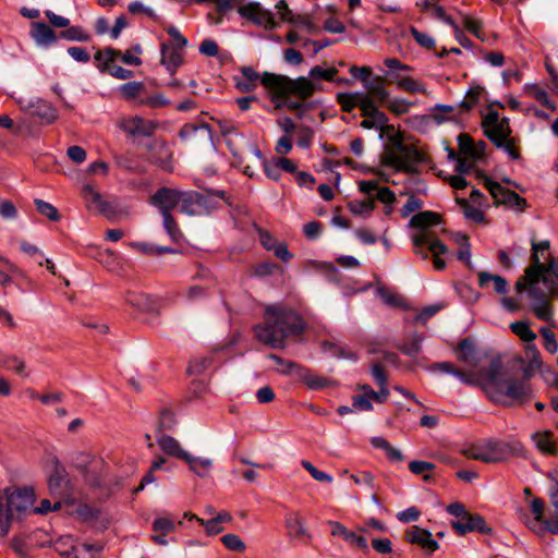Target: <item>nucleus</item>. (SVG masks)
I'll return each instance as SVG.
<instances>
[{
	"label": "nucleus",
	"instance_id": "f257e3e1",
	"mask_svg": "<svg viewBox=\"0 0 558 558\" xmlns=\"http://www.w3.org/2000/svg\"><path fill=\"white\" fill-rule=\"evenodd\" d=\"M430 369L451 374L465 385L480 387L495 403H504L507 397L521 399L529 391L525 383L502 376L499 357L493 359L487 367L468 372L456 368L449 362L435 363Z\"/></svg>",
	"mask_w": 558,
	"mask_h": 558
},
{
	"label": "nucleus",
	"instance_id": "f03ea898",
	"mask_svg": "<svg viewBox=\"0 0 558 558\" xmlns=\"http://www.w3.org/2000/svg\"><path fill=\"white\" fill-rule=\"evenodd\" d=\"M306 325L299 313L282 306L268 305L265 308L264 323L255 326V336L272 349H282L289 337L300 336Z\"/></svg>",
	"mask_w": 558,
	"mask_h": 558
},
{
	"label": "nucleus",
	"instance_id": "7ed1b4c3",
	"mask_svg": "<svg viewBox=\"0 0 558 558\" xmlns=\"http://www.w3.org/2000/svg\"><path fill=\"white\" fill-rule=\"evenodd\" d=\"M35 502L32 488H5L0 496V537H5L14 520L29 513Z\"/></svg>",
	"mask_w": 558,
	"mask_h": 558
},
{
	"label": "nucleus",
	"instance_id": "20e7f679",
	"mask_svg": "<svg viewBox=\"0 0 558 558\" xmlns=\"http://www.w3.org/2000/svg\"><path fill=\"white\" fill-rule=\"evenodd\" d=\"M385 129L391 131L389 142L392 147L381 156V166L396 172L414 173L416 165L424 159L423 154L413 146L404 145L402 133L393 126L387 125Z\"/></svg>",
	"mask_w": 558,
	"mask_h": 558
},
{
	"label": "nucleus",
	"instance_id": "39448f33",
	"mask_svg": "<svg viewBox=\"0 0 558 558\" xmlns=\"http://www.w3.org/2000/svg\"><path fill=\"white\" fill-rule=\"evenodd\" d=\"M522 446L519 442H506L495 438L481 440L461 450V453L472 460L483 463H499L510 457L519 456Z\"/></svg>",
	"mask_w": 558,
	"mask_h": 558
},
{
	"label": "nucleus",
	"instance_id": "423d86ee",
	"mask_svg": "<svg viewBox=\"0 0 558 558\" xmlns=\"http://www.w3.org/2000/svg\"><path fill=\"white\" fill-rule=\"evenodd\" d=\"M262 84L271 89L277 96H296L301 99L311 97L322 86L313 82L308 76L290 78L282 75L265 72L262 75Z\"/></svg>",
	"mask_w": 558,
	"mask_h": 558
},
{
	"label": "nucleus",
	"instance_id": "0eeeda50",
	"mask_svg": "<svg viewBox=\"0 0 558 558\" xmlns=\"http://www.w3.org/2000/svg\"><path fill=\"white\" fill-rule=\"evenodd\" d=\"M441 217L435 211H417L409 221V226L420 230L413 234L412 241L414 245V253L420 255L423 259L428 258V252L423 248L424 244H428L435 241L432 235L433 233L428 230L429 228L440 225Z\"/></svg>",
	"mask_w": 558,
	"mask_h": 558
},
{
	"label": "nucleus",
	"instance_id": "6e6552de",
	"mask_svg": "<svg viewBox=\"0 0 558 558\" xmlns=\"http://www.w3.org/2000/svg\"><path fill=\"white\" fill-rule=\"evenodd\" d=\"M198 198V193L162 186L150 196L149 204L157 209H189Z\"/></svg>",
	"mask_w": 558,
	"mask_h": 558
},
{
	"label": "nucleus",
	"instance_id": "1a4fd4ad",
	"mask_svg": "<svg viewBox=\"0 0 558 558\" xmlns=\"http://www.w3.org/2000/svg\"><path fill=\"white\" fill-rule=\"evenodd\" d=\"M482 126L486 137L494 144L509 138L511 134L509 119H500L499 113L495 110H489L483 117Z\"/></svg>",
	"mask_w": 558,
	"mask_h": 558
},
{
	"label": "nucleus",
	"instance_id": "9d476101",
	"mask_svg": "<svg viewBox=\"0 0 558 558\" xmlns=\"http://www.w3.org/2000/svg\"><path fill=\"white\" fill-rule=\"evenodd\" d=\"M356 72H362V83L367 90L366 95H369L380 105H384L390 97L389 92L385 87L384 78L381 76H375L372 80H369L372 71L371 68L368 66L352 65L350 68V73L352 75H355Z\"/></svg>",
	"mask_w": 558,
	"mask_h": 558
},
{
	"label": "nucleus",
	"instance_id": "9b49d317",
	"mask_svg": "<svg viewBox=\"0 0 558 558\" xmlns=\"http://www.w3.org/2000/svg\"><path fill=\"white\" fill-rule=\"evenodd\" d=\"M241 16L252 21L258 26H263L267 31L278 27L271 11L264 9L258 2H250L239 8Z\"/></svg>",
	"mask_w": 558,
	"mask_h": 558
},
{
	"label": "nucleus",
	"instance_id": "f8f14e48",
	"mask_svg": "<svg viewBox=\"0 0 558 558\" xmlns=\"http://www.w3.org/2000/svg\"><path fill=\"white\" fill-rule=\"evenodd\" d=\"M485 185L494 198L495 205H506L510 207L525 206V199L520 197L515 192L504 187L500 183L486 180Z\"/></svg>",
	"mask_w": 558,
	"mask_h": 558
},
{
	"label": "nucleus",
	"instance_id": "ddd939ff",
	"mask_svg": "<svg viewBox=\"0 0 558 558\" xmlns=\"http://www.w3.org/2000/svg\"><path fill=\"white\" fill-rule=\"evenodd\" d=\"M451 524L459 535H465L471 532H480L485 535L493 533L492 527L486 524L484 518L476 513L468 512L459 521H452Z\"/></svg>",
	"mask_w": 558,
	"mask_h": 558
},
{
	"label": "nucleus",
	"instance_id": "4468645a",
	"mask_svg": "<svg viewBox=\"0 0 558 558\" xmlns=\"http://www.w3.org/2000/svg\"><path fill=\"white\" fill-rule=\"evenodd\" d=\"M82 197L89 209H114L119 206L117 197L102 195L89 184L83 186Z\"/></svg>",
	"mask_w": 558,
	"mask_h": 558
},
{
	"label": "nucleus",
	"instance_id": "2eb2a0df",
	"mask_svg": "<svg viewBox=\"0 0 558 558\" xmlns=\"http://www.w3.org/2000/svg\"><path fill=\"white\" fill-rule=\"evenodd\" d=\"M119 126L129 135L148 137L155 133L157 124L154 121L145 120L140 116H134L122 119Z\"/></svg>",
	"mask_w": 558,
	"mask_h": 558
},
{
	"label": "nucleus",
	"instance_id": "dca6fc26",
	"mask_svg": "<svg viewBox=\"0 0 558 558\" xmlns=\"http://www.w3.org/2000/svg\"><path fill=\"white\" fill-rule=\"evenodd\" d=\"M527 294L532 299L531 307L535 316L541 320H551L554 313L548 296L536 287H531Z\"/></svg>",
	"mask_w": 558,
	"mask_h": 558
},
{
	"label": "nucleus",
	"instance_id": "f3484780",
	"mask_svg": "<svg viewBox=\"0 0 558 558\" xmlns=\"http://www.w3.org/2000/svg\"><path fill=\"white\" fill-rule=\"evenodd\" d=\"M531 283H538L542 281L548 288V291L553 290V286L558 287V257L551 258L548 264L542 263V268L537 275L526 277Z\"/></svg>",
	"mask_w": 558,
	"mask_h": 558
},
{
	"label": "nucleus",
	"instance_id": "a211bd4d",
	"mask_svg": "<svg viewBox=\"0 0 558 558\" xmlns=\"http://www.w3.org/2000/svg\"><path fill=\"white\" fill-rule=\"evenodd\" d=\"M29 35L35 44L40 48H48L58 40V36L54 31L44 22H33L31 24Z\"/></svg>",
	"mask_w": 558,
	"mask_h": 558
},
{
	"label": "nucleus",
	"instance_id": "6ab92c4d",
	"mask_svg": "<svg viewBox=\"0 0 558 558\" xmlns=\"http://www.w3.org/2000/svg\"><path fill=\"white\" fill-rule=\"evenodd\" d=\"M34 117L40 119L44 124H51L57 119L56 109L47 101L36 98L31 100L25 107Z\"/></svg>",
	"mask_w": 558,
	"mask_h": 558
},
{
	"label": "nucleus",
	"instance_id": "aec40b11",
	"mask_svg": "<svg viewBox=\"0 0 558 558\" xmlns=\"http://www.w3.org/2000/svg\"><path fill=\"white\" fill-rule=\"evenodd\" d=\"M182 49L165 43L161 45V64L172 75L183 62Z\"/></svg>",
	"mask_w": 558,
	"mask_h": 558
},
{
	"label": "nucleus",
	"instance_id": "412c9836",
	"mask_svg": "<svg viewBox=\"0 0 558 558\" xmlns=\"http://www.w3.org/2000/svg\"><path fill=\"white\" fill-rule=\"evenodd\" d=\"M69 483L70 481L65 469L57 463L48 480L50 493L59 496L68 495L70 492Z\"/></svg>",
	"mask_w": 558,
	"mask_h": 558
},
{
	"label": "nucleus",
	"instance_id": "4be33fe9",
	"mask_svg": "<svg viewBox=\"0 0 558 558\" xmlns=\"http://www.w3.org/2000/svg\"><path fill=\"white\" fill-rule=\"evenodd\" d=\"M458 144L461 153L468 157L474 160L483 158L486 148V143L484 141L474 143L468 134H460L458 136Z\"/></svg>",
	"mask_w": 558,
	"mask_h": 558
},
{
	"label": "nucleus",
	"instance_id": "5701e85b",
	"mask_svg": "<svg viewBox=\"0 0 558 558\" xmlns=\"http://www.w3.org/2000/svg\"><path fill=\"white\" fill-rule=\"evenodd\" d=\"M148 149L150 151V158L154 160V162L158 163L165 169L169 168L172 153L165 141L155 140L151 144H149Z\"/></svg>",
	"mask_w": 558,
	"mask_h": 558
},
{
	"label": "nucleus",
	"instance_id": "b1692460",
	"mask_svg": "<svg viewBox=\"0 0 558 558\" xmlns=\"http://www.w3.org/2000/svg\"><path fill=\"white\" fill-rule=\"evenodd\" d=\"M457 359L468 365L475 367L478 364L476 348L470 338L462 339L456 349Z\"/></svg>",
	"mask_w": 558,
	"mask_h": 558
},
{
	"label": "nucleus",
	"instance_id": "393cba45",
	"mask_svg": "<svg viewBox=\"0 0 558 558\" xmlns=\"http://www.w3.org/2000/svg\"><path fill=\"white\" fill-rule=\"evenodd\" d=\"M541 368V366H534L532 364L531 361L527 362V364L523 367L522 369V373H523V377L522 378H519V377H515L511 374H509L508 372H506L504 369V366L501 365V374L502 376L505 377H508V378H513V379H517V380H520V381H523L529 387V391L526 393V396H524L523 398L521 399H515V398H505V401L502 404H508V401L511 400V401H517V402H520V403H523L525 402L526 400H529L532 396V387H531V384L529 383V379Z\"/></svg>",
	"mask_w": 558,
	"mask_h": 558
},
{
	"label": "nucleus",
	"instance_id": "a878e982",
	"mask_svg": "<svg viewBox=\"0 0 558 558\" xmlns=\"http://www.w3.org/2000/svg\"><path fill=\"white\" fill-rule=\"evenodd\" d=\"M490 283L493 284V290L498 294H506L509 291V283L504 277L499 275H493L487 271H480V288L487 289L490 286Z\"/></svg>",
	"mask_w": 558,
	"mask_h": 558
},
{
	"label": "nucleus",
	"instance_id": "bb28decb",
	"mask_svg": "<svg viewBox=\"0 0 558 558\" xmlns=\"http://www.w3.org/2000/svg\"><path fill=\"white\" fill-rule=\"evenodd\" d=\"M157 444L160 449L168 456L175 457L181 460H183L184 457H187V452L181 448L179 441L172 436L166 435L163 433L158 434Z\"/></svg>",
	"mask_w": 558,
	"mask_h": 558
},
{
	"label": "nucleus",
	"instance_id": "cd10ccee",
	"mask_svg": "<svg viewBox=\"0 0 558 558\" xmlns=\"http://www.w3.org/2000/svg\"><path fill=\"white\" fill-rule=\"evenodd\" d=\"M281 100L277 104V108L284 107L290 111L296 112L299 119H304L307 110L318 105L317 101L302 102L290 99L288 96H277Z\"/></svg>",
	"mask_w": 558,
	"mask_h": 558
},
{
	"label": "nucleus",
	"instance_id": "c85d7f7f",
	"mask_svg": "<svg viewBox=\"0 0 558 558\" xmlns=\"http://www.w3.org/2000/svg\"><path fill=\"white\" fill-rule=\"evenodd\" d=\"M536 448L544 454L555 456L557 453L556 444L551 438L549 430L535 432L532 435Z\"/></svg>",
	"mask_w": 558,
	"mask_h": 558
},
{
	"label": "nucleus",
	"instance_id": "c756f323",
	"mask_svg": "<svg viewBox=\"0 0 558 558\" xmlns=\"http://www.w3.org/2000/svg\"><path fill=\"white\" fill-rule=\"evenodd\" d=\"M183 461L189 464L191 471L201 477H206L213 465V461L210 459L193 457L189 452L187 457H184Z\"/></svg>",
	"mask_w": 558,
	"mask_h": 558
},
{
	"label": "nucleus",
	"instance_id": "7c9ffc66",
	"mask_svg": "<svg viewBox=\"0 0 558 558\" xmlns=\"http://www.w3.org/2000/svg\"><path fill=\"white\" fill-rule=\"evenodd\" d=\"M549 248V241L532 242V265L526 268V277H532L539 272L542 268V262L538 252H545Z\"/></svg>",
	"mask_w": 558,
	"mask_h": 558
},
{
	"label": "nucleus",
	"instance_id": "2f4dec72",
	"mask_svg": "<svg viewBox=\"0 0 558 558\" xmlns=\"http://www.w3.org/2000/svg\"><path fill=\"white\" fill-rule=\"evenodd\" d=\"M162 225L172 242L180 243L183 240V233L172 217L171 211H162Z\"/></svg>",
	"mask_w": 558,
	"mask_h": 558
},
{
	"label": "nucleus",
	"instance_id": "473e14b6",
	"mask_svg": "<svg viewBox=\"0 0 558 558\" xmlns=\"http://www.w3.org/2000/svg\"><path fill=\"white\" fill-rule=\"evenodd\" d=\"M524 90L542 106L548 108L551 111L556 110L555 105L549 99L548 93L545 89L538 87L536 84L525 85Z\"/></svg>",
	"mask_w": 558,
	"mask_h": 558
},
{
	"label": "nucleus",
	"instance_id": "72a5a7b5",
	"mask_svg": "<svg viewBox=\"0 0 558 558\" xmlns=\"http://www.w3.org/2000/svg\"><path fill=\"white\" fill-rule=\"evenodd\" d=\"M199 134L202 137L210 140L211 132L207 124H185L180 130V137L183 140H191L193 136Z\"/></svg>",
	"mask_w": 558,
	"mask_h": 558
},
{
	"label": "nucleus",
	"instance_id": "f704fd0d",
	"mask_svg": "<svg viewBox=\"0 0 558 558\" xmlns=\"http://www.w3.org/2000/svg\"><path fill=\"white\" fill-rule=\"evenodd\" d=\"M120 54H121L120 50L108 47V48H105L104 50H98L95 53L94 58L96 61H98L100 63L98 65L99 70L101 72H104V71L108 70V66L112 65V62L117 58H119Z\"/></svg>",
	"mask_w": 558,
	"mask_h": 558
},
{
	"label": "nucleus",
	"instance_id": "c9c22d12",
	"mask_svg": "<svg viewBox=\"0 0 558 558\" xmlns=\"http://www.w3.org/2000/svg\"><path fill=\"white\" fill-rule=\"evenodd\" d=\"M60 37L69 41L86 43L90 39L89 33L82 26H68L60 33Z\"/></svg>",
	"mask_w": 558,
	"mask_h": 558
},
{
	"label": "nucleus",
	"instance_id": "e433bc0d",
	"mask_svg": "<svg viewBox=\"0 0 558 558\" xmlns=\"http://www.w3.org/2000/svg\"><path fill=\"white\" fill-rule=\"evenodd\" d=\"M428 251L433 254L434 259L433 264L435 269L442 270L446 267V262L440 257V255L447 253V246L439 240H435L429 243Z\"/></svg>",
	"mask_w": 558,
	"mask_h": 558
},
{
	"label": "nucleus",
	"instance_id": "4c0bfd02",
	"mask_svg": "<svg viewBox=\"0 0 558 558\" xmlns=\"http://www.w3.org/2000/svg\"><path fill=\"white\" fill-rule=\"evenodd\" d=\"M511 331L524 342H532L536 339V333L531 330L526 322H514L510 324Z\"/></svg>",
	"mask_w": 558,
	"mask_h": 558
},
{
	"label": "nucleus",
	"instance_id": "58836bf2",
	"mask_svg": "<svg viewBox=\"0 0 558 558\" xmlns=\"http://www.w3.org/2000/svg\"><path fill=\"white\" fill-rule=\"evenodd\" d=\"M104 462L95 461L94 465L88 469V471H85L82 476L86 484L93 487L100 486L101 484V470H102Z\"/></svg>",
	"mask_w": 558,
	"mask_h": 558
},
{
	"label": "nucleus",
	"instance_id": "ea45409f",
	"mask_svg": "<svg viewBox=\"0 0 558 558\" xmlns=\"http://www.w3.org/2000/svg\"><path fill=\"white\" fill-rule=\"evenodd\" d=\"M398 88L409 93L427 94L426 84L411 76H405L404 80L398 82Z\"/></svg>",
	"mask_w": 558,
	"mask_h": 558
},
{
	"label": "nucleus",
	"instance_id": "a19ab883",
	"mask_svg": "<svg viewBox=\"0 0 558 558\" xmlns=\"http://www.w3.org/2000/svg\"><path fill=\"white\" fill-rule=\"evenodd\" d=\"M377 295L381 299V301L391 307H403L404 301L403 299L395 293L393 291H390L389 289H386L384 287L377 288Z\"/></svg>",
	"mask_w": 558,
	"mask_h": 558
},
{
	"label": "nucleus",
	"instance_id": "79ce46f5",
	"mask_svg": "<svg viewBox=\"0 0 558 558\" xmlns=\"http://www.w3.org/2000/svg\"><path fill=\"white\" fill-rule=\"evenodd\" d=\"M388 118L384 112H375L373 116L364 117L360 123L363 129H378L384 130L387 126Z\"/></svg>",
	"mask_w": 558,
	"mask_h": 558
},
{
	"label": "nucleus",
	"instance_id": "37998d69",
	"mask_svg": "<svg viewBox=\"0 0 558 558\" xmlns=\"http://www.w3.org/2000/svg\"><path fill=\"white\" fill-rule=\"evenodd\" d=\"M144 90L142 82H128L119 87V93L126 100L135 99Z\"/></svg>",
	"mask_w": 558,
	"mask_h": 558
},
{
	"label": "nucleus",
	"instance_id": "c03bdc74",
	"mask_svg": "<svg viewBox=\"0 0 558 558\" xmlns=\"http://www.w3.org/2000/svg\"><path fill=\"white\" fill-rule=\"evenodd\" d=\"M359 99L360 93H339L337 95V101L345 112H351L355 107H357Z\"/></svg>",
	"mask_w": 558,
	"mask_h": 558
},
{
	"label": "nucleus",
	"instance_id": "a18cd8bd",
	"mask_svg": "<svg viewBox=\"0 0 558 558\" xmlns=\"http://www.w3.org/2000/svg\"><path fill=\"white\" fill-rule=\"evenodd\" d=\"M338 70L336 68H324L320 65L313 66L308 72V77L312 80H325L328 82L335 81Z\"/></svg>",
	"mask_w": 558,
	"mask_h": 558
},
{
	"label": "nucleus",
	"instance_id": "49530a36",
	"mask_svg": "<svg viewBox=\"0 0 558 558\" xmlns=\"http://www.w3.org/2000/svg\"><path fill=\"white\" fill-rule=\"evenodd\" d=\"M362 117H368L375 114V112H381L373 97L369 95L360 93L359 106Z\"/></svg>",
	"mask_w": 558,
	"mask_h": 558
},
{
	"label": "nucleus",
	"instance_id": "de8ad7c7",
	"mask_svg": "<svg viewBox=\"0 0 558 558\" xmlns=\"http://www.w3.org/2000/svg\"><path fill=\"white\" fill-rule=\"evenodd\" d=\"M210 287L211 281H208L205 284H192L187 288L185 296L192 302L202 300L208 295Z\"/></svg>",
	"mask_w": 558,
	"mask_h": 558
},
{
	"label": "nucleus",
	"instance_id": "09e8293b",
	"mask_svg": "<svg viewBox=\"0 0 558 558\" xmlns=\"http://www.w3.org/2000/svg\"><path fill=\"white\" fill-rule=\"evenodd\" d=\"M95 461H100L96 457L90 456L85 452H77L73 458V465L76 470L83 474L85 471H88L89 468L94 465Z\"/></svg>",
	"mask_w": 558,
	"mask_h": 558
},
{
	"label": "nucleus",
	"instance_id": "8fccbe9b",
	"mask_svg": "<svg viewBox=\"0 0 558 558\" xmlns=\"http://www.w3.org/2000/svg\"><path fill=\"white\" fill-rule=\"evenodd\" d=\"M286 526L291 533H294L296 536H303L306 534L304 523L299 512L291 513L286 518Z\"/></svg>",
	"mask_w": 558,
	"mask_h": 558
},
{
	"label": "nucleus",
	"instance_id": "3c124183",
	"mask_svg": "<svg viewBox=\"0 0 558 558\" xmlns=\"http://www.w3.org/2000/svg\"><path fill=\"white\" fill-rule=\"evenodd\" d=\"M482 92L483 88L481 86L469 88L465 98L459 104V107L462 108L463 111L471 110L478 102Z\"/></svg>",
	"mask_w": 558,
	"mask_h": 558
},
{
	"label": "nucleus",
	"instance_id": "603ef678",
	"mask_svg": "<svg viewBox=\"0 0 558 558\" xmlns=\"http://www.w3.org/2000/svg\"><path fill=\"white\" fill-rule=\"evenodd\" d=\"M151 529L154 532H161L162 534L168 535L175 531L177 524L168 517H158L153 521Z\"/></svg>",
	"mask_w": 558,
	"mask_h": 558
},
{
	"label": "nucleus",
	"instance_id": "864d4df0",
	"mask_svg": "<svg viewBox=\"0 0 558 558\" xmlns=\"http://www.w3.org/2000/svg\"><path fill=\"white\" fill-rule=\"evenodd\" d=\"M456 242L459 244L460 248L458 251V258L460 260L466 262L470 266L471 264V245L469 242V238L465 234L457 233L454 235Z\"/></svg>",
	"mask_w": 558,
	"mask_h": 558
},
{
	"label": "nucleus",
	"instance_id": "5fc2aeb1",
	"mask_svg": "<svg viewBox=\"0 0 558 558\" xmlns=\"http://www.w3.org/2000/svg\"><path fill=\"white\" fill-rule=\"evenodd\" d=\"M125 302L140 311H145L149 306V296L144 293L128 292Z\"/></svg>",
	"mask_w": 558,
	"mask_h": 558
},
{
	"label": "nucleus",
	"instance_id": "6e6d98bb",
	"mask_svg": "<svg viewBox=\"0 0 558 558\" xmlns=\"http://www.w3.org/2000/svg\"><path fill=\"white\" fill-rule=\"evenodd\" d=\"M222 544L231 551H244L246 546L239 535L229 533L221 537Z\"/></svg>",
	"mask_w": 558,
	"mask_h": 558
},
{
	"label": "nucleus",
	"instance_id": "4d7b16f0",
	"mask_svg": "<svg viewBox=\"0 0 558 558\" xmlns=\"http://www.w3.org/2000/svg\"><path fill=\"white\" fill-rule=\"evenodd\" d=\"M279 165L280 162L278 158H275L272 160H263V168L265 174L276 182H278L281 178V168Z\"/></svg>",
	"mask_w": 558,
	"mask_h": 558
},
{
	"label": "nucleus",
	"instance_id": "13d9d810",
	"mask_svg": "<svg viewBox=\"0 0 558 558\" xmlns=\"http://www.w3.org/2000/svg\"><path fill=\"white\" fill-rule=\"evenodd\" d=\"M391 112L401 116L409 111L411 104L402 98H388L384 104Z\"/></svg>",
	"mask_w": 558,
	"mask_h": 558
},
{
	"label": "nucleus",
	"instance_id": "bf43d9fd",
	"mask_svg": "<svg viewBox=\"0 0 558 558\" xmlns=\"http://www.w3.org/2000/svg\"><path fill=\"white\" fill-rule=\"evenodd\" d=\"M242 75L246 78L247 83H238V86L243 90H250L255 82L262 81V76L251 66H243L241 69Z\"/></svg>",
	"mask_w": 558,
	"mask_h": 558
},
{
	"label": "nucleus",
	"instance_id": "052dcab7",
	"mask_svg": "<svg viewBox=\"0 0 558 558\" xmlns=\"http://www.w3.org/2000/svg\"><path fill=\"white\" fill-rule=\"evenodd\" d=\"M175 425V417L170 410H162L158 420V432L161 434L163 430H172Z\"/></svg>",
	"mask_w": 558,
	"mask_h": 558
},
{
	"label": "nucleus",
	"instance_id": "680f3d73",
	"mask_svg": "<svg viewBox=\"0 0 558 558\" xmlns=\"http://www.w3.org/2000/svg\"><path fill=\"white\" fill-rule=\"evenodd\" d=\"M253 227L259 236V241L263 247L267 251H272L278 244L275 236H272L267 230L260 228L256 223H254Z\"/></svg>",
	"mask_w": 558,
	"mask_h": 558
},
{
	"label": "nucleus",
	"instance_id": "e2e57ef3",
	"mask_svg": "<svg viewBox=\"0 0 558 558\" xmlns=\"http://www.w3.org/2000/svg\"><path fill=\"white\" fill-rule=\"evenodd\" d=\"M422 341L423 337L415 335L409 342L401 347L402 353L411 357L416 356L421 351Z\"/></svg>",
	"mask_w": 558,
	"mask_h": 558
},
{
	"label": "nucleus",
	"instance_id": "0e129e2a",
	"mask_svg": "<svg viewBox=\"0 0 558 558\" xmlns=\"http://www.w3.org/2000/svg\"><path fill=\"white\" fill-rule=\"evenodd\" d=\"M213 363V359L209 356L197 357L189 363L187 372L190 374H201L206 371Z\"/></svg>",
	"mask_w": 558,
	"mask_h": 558
},
{
	"label": "nucleus",
	"instance_id": "69168bd1",
	"mask_svg": "<svg viewBox=\"0 0 558 558\" xmlns=\"http://www.w3.org/2000/svg\"><path fill=\"white\" fill-rule=\"evenodd\" d=\"M322 348L324 352L329 353L335 357L356 359L353 353H345L343 348L330 341H324Z\"/></svg>",
	"mask_w": 558,
	"mask_h": 558
},
{
	"label": "nucleus",
	"instance_id": "338daca9",
	"mask_svg": "<svg viewBox=\"0 0 558 558\" xmlns=\"http://www.w3.org/2000/svg\"><path fill=\"white\" fill-rule=\"evenodd\" d=\"M539 332L544 338V348L551 354L556 353L558 351V342L555 333L546 327H542Z\"/></svg>",
	"mask_w": 558,
	"mask_h": 558
},
{
	"label": "nucleus",
	"instance_id": "774afa93",
	"mask_svg": "<svg viewBox=\"0 0 558 558\" xmlns=\"http://www.w3.org/2000/svg\"><path fill=\"white\" fill-rule=\"evenodd\" d=\"M410 32H411L413 38L415 39V41L420 46L427 48V49H430L435 46L434 38L430 37L428 34L422 33L418 29H416L415 27H411Z\"/></svg>",
	"mask_w": 558,
	"mask_h": 558
}]
</instances>
